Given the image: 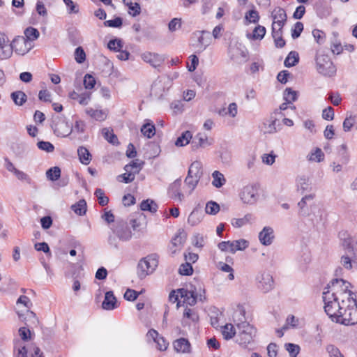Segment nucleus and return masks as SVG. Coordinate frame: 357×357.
<instances>
[{
  "label": "nucleus",
  "mask_w": 357,
  "mask_h": 357,
  "mask_svg": "<svg viewBox=\"0 0 357 357\" xmlns=\"http://www.w3.org/2000/svg\"><path fill=\"white\" fill-rule=\"evenodd\" d=\"M351 284L342 279H334L323 291L326 313L336 321L337 316L352 307L356 303L355 294L349 289Z\"/></svg>",
  "instance_id": "1"
},
{
  "label": "nucleus",
  "mask_w": 357,
  "mask_h": 357,
  "mask_svg": "<svg viewBox=\"0 0 357 357\" xmlns=\"http://www.w3.org/2000/svg\"><path fill=\"white\" fill-rule=\"evenodd\" d=\"M237 314L241 315L243 318L245 317V310L242 308H240L238 311H236L234 315V321H239L236 324L238 328V334L236 336V342L243 347H247L253 342L254 338L256 336L257 331L256 328H254L249 323L238 319H236Z\"/></svg>",
  "instance_id": "2"
},
{
  "label": "nucleus",
  "mask_w": 357,
  "mask_h": 357,
  "mask_svg": "<svg viewBox=\"0 0 357 357\" xmlns=\"http://www.w3.org/2000/svg\"><path fill=\"white\" fill-rule=\"evenodd\" d=\"M316 68L319 73L331 77L336 72V68L331 61L329 56L324 51L319 50L316 54Z\"/></svg>",
  "instance_id": "3"
},
{
  "label": "nucleus",
  "mask_w": 357,
  "mask_h": 357,
  "mask_svg": "<svg viewBox=\"0 0 357 357\" xmlns=\"http://www.w3.org/2000/svg\"><path fill=\"white\" fill-rule=\"evenodd\" d=\"M158 260L156 255H149L139 261L137 266V275L142 279L152 273L158 266Z\"/></svg>",
  "instance_id": "4"
},
{
  "label": "nucleus",
  "mask_w": 357,
  "mask_h": 357,
  "mask_svg": "<svg viewBox=\"0 0 357 357\" xmlns=\"http://www.w3.org/2000/svg\"><path fill=\"white\" fill-rule=\"evenodd\" d=\"M239 197L244 204H255L259 197L257 186L253 184L244 186L240 192Z\"/></svg>",
  "instance_id": "5"
},
{
  "label": "nucleus",
  "mask_w": 357,
  "mask_h": 357,
  "mask_svg": "<svg viewBox=\"0 0 357 357\" xmlns=\"http://www.w3.org/2000/svg\"><path fill=\"white\" fill-rule=\"evenodd\" d=\"M249 246V242L245 239H239L233 241H222L218 243V248L222 252L235 253L238 250H244Z\"/></svg>",
  "instance_id": "6"
},
{
  "label": "nucleus",
  "mask_w": 357,
  "mask_h": 357,
  "mask_svg": "<svg viewBox=\"0 0 357 357\" xmlns=\"http://www.w3.org/2000/svg\"><path fill=\"white\" fill-rule=\"evenodd\" d=\"M10 47L12 52L14 51L19 55H24L33 48V44L24 36H18L12 40Z\"/></svg>",
  "instance_id": "7"
},
{
  "label": "nucleus",
  "mask_w": 357,
  "mask_h": 357,
  "mask_svg": "<svg viewBox=\"0 0 357 357\" xmlns=\"http://www.w3.org/2000/svg\"><path fill=\"white\" fill-rule=\"evenodd\" d=\"M228 54L229 58L238 64L243 63L248 61L247 51L237 44L229 45Z\"/></svg>",
  "instance_id": "8"
},
{
  "label": "nucleus",
  "mask_w": 357,
  "mask_h": 357,
  "mask_svg": "<svg viewBox=\"0 0 357 357\" xmlns=\"http://www.w3.org/2000/svg\"><path fill=\"white\" fill-rule=\"evenodd\" d=\"M337 323L346 326L355 325L357 324V303L347 311L344 310L343 314L337 316Z\"/></svg>",
  "instance_id": "9"
},
{
  "label": "nucleus",
  "mask_w": 357,
  "mask_h": 357,
  "mask_svg": "<svg viewBox=\"0 0 357 357\" xmlns=\"http://www.w3.org/2000/svg\"><path fill=\"white\" fill-rule=\"evenodd\" d=\"M112 231L113 233L123 241H129L132 235L127 222L123 220L116 221Z\"/></svg>",
  "instance_id": "10"
},
{
  "label": "nucleus",
  "mask_w": 357,
  "mask_h": 357,
  "mask_svg": "<svg viewBox=\"0 0 357 357\" xmlns=\"http://www.w3.org/2000/svg\"><path fill=\"white\" fill-rule=\"evenodd\" d=\"M140 57L144 62L149 63L154 68L160 67L165 60L164 55L151 52L142 53Z\"/></svg>",
  "instance_id": "11"
},
{
  "label": "nucleus",
  "mask_w": 357,
  "mask_h": 357,
  "mask_svg": "<svg viewBox=\"0 0 357 357\" xmlns=\"http://www.w3.org/2000/svg\"><path fill=\"white\" fill-rule=\"evenodd\" d=\"M273 24L272 29L275 30H282L287 22V14L285 10L280 7L275 8L272 12Z\"/></svg>",
  "instance_id": "12"
},
{
  "label": "nucleus",
  "mask_w": 357,
  "mask_h": 357,
  "mask_svg": "<svg viewBox=\"0 0 357 357\" xmlns=\"http://www.w3.org/2000/svg\"><path fill=\"white\" fill-rule=\"evenodd\" d=\"M258 288L263 292L270 291L274 286V282L272 275L268 273H261L257 276Z\"/></svg>",
  "instance_id": "13"
},
{
  "label": "nucleus",
  "mask_w": 357,
  "mask_h": 357,
  "mask_svg": "<svg viewBox=\"0 0 357 357\" xmlns=\"http://www.w3.org/2000/svg\"><path fill=\"white\" fill-rule=\"evenodd\" d=\"M193 36L197 38L196 46L198 48V52L204 51L211 43V38L208 31H198L195 32Z\"/></svg>",
  "instance_id": "14"
},
{
  "label": "nucleus",
  "mask_w": 357,
  "mask_h": 357,
  "mask_svg": "<svg viewBox=\"0 0 357 357\" xmlns=\"http://www.w3.org/2000/svg\"><path fill=\"white\" fill-rule=\"evenodd\" d=\"M12 55V47L8 36L0 32V59H5Z\"/></svg>",
  "instance_id": "15"
},
{
  "label": "nucleus",
  "mask_w": 357,
  "mask_h": 357,
  "mask_svg": "<svg viewBox=\"0 0 357 357\" xmlns=\"http://www.w3.org/2000/svg\"><path fill=\"white\" fill-rule=\"evenodd\" d=\"M178 294H180V298L183 305L192 306L197 303V296L192 288L188 289H178Z\"/></svg>",
  "instance_id": "16"
},
{
  "label": "nucleus",
  "mask_w": 357,
  "mask_h": 357,
  "mask_svg": "<svg viewBox=\"0 0 357 357\" xmlns=\"http://www.w3.org/2000/svg\"><path fill=\"white\" fill-rule=\"evenodd\" d=\"M341 236L342 245L348 253L357 252V241L347 232L340 234Z\"/></svg>",
  "instance_id": "17"
},
{
  "label": "nucleus",
  "mask_w": 357,
  "mask_h": 357,
  "mask_svg": "<svg viewBox=\"0 0 357 357\" xmlns=\"http://www.w3.org/2000/svg\"><path fill=\"white\" fill-rule=\"evenodd\" d=\"M73 131V127L67 121L59 120L54 124V132L58 137H66Z\"/></svg>",
  "instance_id": "18"
},
{
  "label": "nucleus",
  "mask_w": 357,
  "mask_h": 357,
  "mask_svg": "<svg viewBox=\"0 0 357 357\" xmlns=\"http://www.w3.org/2000/svg\"><path fill=\"white\" fill-rule=\"evenodd\" d=\"M186 234L183 231H179L172 239L170 250L172 254L181 250L186 241Z\"/></svg>",
  "instance_id": "19"
},
{
  "label": "nucleus",
  "mask_w": 357,
  "mask_h": 357,
  "mask_svg": "<svg viewBox=\"0 0 357 357\" xmlns=\"http://www.w3.org/2000/svg\"><path fill=\"white\" fill-rule=\"evenodd\" d=\"M4 167L8 172L13 173L17 179L25 181L30 180L29 176L24 172L17 169L8 158H4Z\"/></svg>",
  "instance_id": "20"
},
{
  "label": "nucleus",
  "mask_w": 357,
  "mask_h": 357,
  "mask_svg": "<svg viewBox=\"0 0 357 357\" xmlns=\"http://www.w3.org/2000/svg\"><path fill=\"white\" fill-rule=\"evenodd\" d=\"M274 231L271 227H264L259 234L260 243L266 246L270 245L274 239Z\"/></svg>",
  "instance_id": "21"
},
{
  "label": "nucleus",
  "mask_w": 357,
  "mask_h": 357,
  "mask_svg": "<svg viewBox=\"0 0 357 357\" xmlns=\"http://www.w3.org/2000/svg\"><path fill=\"white\" fill-rule=\"evenodd\" d=\"M296 190L301 194L312 190L310 178L305 176H298L296 179Z\"/></svg>",
  "instance_id": "22"
},
{
  "label": "nucleus",
  "mask_w": 357,
  "mask_h": 357,
  "mask_svg": "<svg viewBox=\"0 0 357 357\" xmlns=\"http://www.w3.org/2000/svg\"><path fill=\"white\" fill-rule=\"evenodd\" d=\"M102 307L106 310H112L118 307L116 298L114 296L112 291H109L105 293Z\"/></svg>",
  "instance_id": "23"
},
{
  "label": "nucleus",
  "mask_w": 357,
  "mask_h": 357,
  "mask_svg": "<svg viewBox=\"0 0 357 357\" xmlns=\"http://www.w3.org/2000/svg\"><path fill=\"white\" fill-rule=\"evenodd\" d=\"M276 119L271 117L269 119L265 120L261 127V130L264 133L273 134L278 132L276 126Z\"/></svg>",
  "instance_id": "24"
},
{
  "label": "nucleus",
  "mask_w": 357,
  "mask_h": 357,
  "mask_svg": "<svg viewBox=\"0 0 357 357\" xmlns=\"http://www.w3.org/2000/svg\"><path fill=\"white\" fill-rule=\"evenodd\" d=\"M174 348L177 352L188 353L190 351V344L185 338H179L174 342Z\"/></svg>",
  "instance_id": "25"
},
{
  "label": "nucleus",
  "mask_w": 357,
  "mask_h": 357,
  "mask_svg": "<svg viewBox=\"0 0 357 357\" xmlns=\"http://www.w3.org/2000/svg\"><path fill=\"white\" fill-rule=\"evenodd\" d=\"M188 174L195 179H200L202 176V165L199 161H194L190 166Z\"/></svg>",
  "instance_id": "26"
},
{
  "label": "nucleus",
  "mask_w": 357,
  "mask_h": 357,
  "mask_svg": "<svg viewBox=\"0 0 357 357\" xmlns=\"http://www.w3.org/2000/svg\"><path fill=\"white\" fill-rule=\"evenodd\" d=\"M85 112L92 119L99 121H104L107 116V112L102 109H96L89 107L86 108Z\"/></svg>",
  "instance_id": "27"
},
{
  "label": "nucleus",
  "mask_w": 357,
  "mask_h": 357,
  "mask_svg": "<svg viewBox=\"0 0 357 357\" xmlns=\"http://www.w3.org/2000/svg\"><path fill=\"white\" fill-rule=\"evenodd\" d=\"M254 220V218L252 214H246L244 217L241 218H234L231 220V225L234 227H241L248 223L252 222Z\"/></svg>",
  "instance_id": "28"
},
{
  "label": "nucleus",
  "mask_w": 357,
  "mask_h": 357,
  "mask_svg": "<svg viewBox=\"0 0 357 357\" xmlns=\"http://www.w3.org/2000/svg\"><path fill=\"white\" fill-rule=\"evenodd\" d=\"M123 3L128 7V13L132 17L139 15L141 13L140 5L137 2H132L130 0H123Z\"/></svg>",
  "instance_id": "29"
},
{
  "label": "nucleus",
  "mask_w": 357,
  "mask_h": 357,
  "mask_svg": "<svg viewBox=\"0 0 357 357\" xmlns=\"http://www.w3.org/2000/svg\"><path fill=\"white\" fill-rule=\"evenodd\" d=\"M141 132L149 139L153 137L155 134V125L147 120V122L141 128Z\"/></svg>",
  "instance_id": "30"
},
{
  "label": "nucleus",
  "mask_w": 357,
  "mask_h": 357,
  "mask_svg": "<svg viewBox=\"0 0 357 357\" xmlns=\"http://www.w3.org/2000/svg\"><path fill=\"white\" fill-rule=\"evenodd\" d=\"M77 154L80 162L84 165H89L91 160V155L88 149L84 146H80L77 149Z\"/></svg>",
  "instance_id": "31"
},
{
  "label": "nucleus",
  "mask_w": 357,
  "mask_h": 357,
  "mask_svg": "<svg viewBox=\"0 0 357 357\" xmlns=\"http://www.w3.org/2000/svg\"><path fill=\"white\" fill-rule=\"evenodd\" d=\"M212 185L217 188H221L226 183L224 175L219 171H214L212 173Z\"/></svg>",
  "instance_id": "32"
},
{
  "label": "nucleus",
  "mask_w": 357,
  "mask_h": 357,
  "mask_svg": "<svg viewBox=\"0 0 357 357\" xmlns=\"http://www.w3.org/2000/svg\"><path fill=\"white\" fill-rule=\"evenodd\" d=\"M266 28L263 26L258 25L256 26L252 34H248L247 36L250 39L253 40H261L264 38L266 34Z\"/></svg>",
  "instance_id": "33"
},
{
  "label": "nucleus",
  "mask_w": 357,
  "mask_h": 357,
  "mask_svg": "<svg viewBox=\"0 0 357 357\" xmlns=\"http://www.w3.org/2000/svg\"><path fill=\"white\" fill-rule=\"evenodd\" d=\"M202 220V213L199 210H193L188 216V222L192 226L197 225Z\"/></svg>",
  "instance_id": "34"
},
{
  "label": "nucleus",
  "mask_w": 357,
  "mask_h": 357,
  "mask_svg": "<svg viewBox=\"0 0 357 357\" xmlns=\"http://www.w3.org/2000/svg\"><path fill=\"white\" fill-rule=\"evenodd\" d=\"M236 333V329L231 324H227L222 327V334L225 340L231 339L234 337Z\"/></svg>",
  "instance_id": "35"
},
{
  "label": "nucleus",
  "mask_w": 357,
  "mask_h": 357,
  "mask_svg": "<svg viewBox=\"0 0 357 357\" xmlns=\"http://www.w3.org/2000/svg\"><path fill=\"white\" fill-rule=\"evenodd\" d=\"M192 137V135L190 131H185L181 134L180 137H178L175 142V145L176 146H184L189 144L190 139Z\"/></svg>",
  "instance_id": "36"
},
{
  "label": "nucleus",
  "mask_w": 357,
  "mask_h": 357,
  "mask_svg": "<svg viewBox=\"0 0 357 357\" xmlns=\"http://www.w3.org/2000/svg\"><path fill=\"white\" fill-rule=\"evenodd\" d=\"M357 257V252L348 253L347 252L345 255H343L341 258L342 265L348 270L352 268V259Z\"/></svg>",
  "instance_id": "37"
},
{
  "label": "nucleus",
  "mask_w": 357,
  "mask_h": 357,
  "mask_svg": "<svg viewBox=\"0 0 357 357\" xmlns=\"http://www.w3.org/2000/svg\"><path fill=\"white\" fill-rule=\"evenodd\" d=\"M144 162H140L138 159L132 160L130 164L125 166L124 169L126 172L131 171L135 175L138 174L142 168Z\"/></svg>",
  "instance_id": "38"
},
{
  "label": "nucleus",
  "mask_w": 357,
  "mask_h": 357,
  "mask_svg": "<svg viewBox=\"0 0 357 357\" xmlns=\"http://www.w3.org/2000/svg\"><path fill=\"white\" fill-rule=\"evenodd\" d=\"M357 124V114L350 115L347 116L343 122V129L345 132L351 130V128L355 127L356 128Z\"/></svg>",
  "instance_id": "39"
},
{
  "label": "nucleus",
  "mask_w": 357,
  "mask_h": 357,
  "mask_svg": "<svg viewBox=\"0 0 357 357\" xmlns=\"http://www.w3.org/2000/svg\"><path fill=\"white\" fill-rule=\"evenodd\" d=\"M140 208L144 211L155 213L157 211L158 205L153 200L146 199L142 202L140 204Z\"/></svg>",
  "instance_id": "40"
},
{
  "label": "nucleus",
  "mask_w": 357,
  "mask_h": 357,
  "mask_svg": "<svg viewBox=\"0 0 357 357\" xmlns=\"http://www.w3.org/2000/svg\"><path fill=\"white\" fill-rule=\"evenodd\" d=\"M272 36L277 47L281 48L285 45V41L282 38V30H275V28L273 27L272 30Z\"/></svg>",
  "instance_id": "41"
},
{
  "label": "nucleus",
  "mask_w": 357,
  "mask_h": 357,
  "mask_svg": "<svg viewBox=\"0 0 357 357\" xmlns=\"http://www.w3.org/2000/svg\"><path fill=\"white\" fill-rule=\"evenodd\" d=\"M11 98L17 105H22L26 100V95L21 91H17L11 93Z\"/></svg>",
  "instance_id": "42"
},
{
  "label": "nucleus",
  "mask_w": 357,
  "mask_h": 357,
  "mask_svg": "<svg viewBox=\"0 0 357 357\" xmlns=\"http://www.w3.org/2000/svg\"><path fill=\"white\" fill-rule=\"evenodd\" d=\"M40 36L39 31L33 27H28L24 30V38L31 43L38 38Z\"/></svg>",
  "instance_id": "43"
},
{
  "label": "nucleus",
  "mask_w": 357,
  "mask_h": 357,
  "mask_svg": "<svg viewBox=\"0 0 357 357\" xmlns=\"http://www.w3.org/2000/svg\"><path fill=\"white\" fill-rule=\"evenodd\" d=\"M299 56L298 54L295 51H291L289 53L284 61V65L287 67H292L294 66L297 63H298Z\"/></svg>",
  "instance_id": "44"
},
{
  "label": "nucleus",
  "mask_w": 357,
  "mask_h": 357,
  "mask_svg": "<svg viewBox=\"0 0 357 357\" xmlns=\"http://www.w3.org/2000/svg\"><path fill=\"white\" fill-rule=\"evenodd\" d=\"M206 237L202 234H196L192 237V244L197 248L202 249L206 244Z\"/></svg>",
  "instance_id": "45"
},
{
  "label": "nucleus",
  "mask_w": 357,
  "mask_h": 357,
  "mask_svg": "<svg viewBox=\"0 0 357 357\" xmlns=\"http://www.w3.org/2000/svg\"><path fill=\"white\" fill-rule=\"evenodd\" d=\"M70 98L77 100V102L82 105H86L90 100L89 94L84 93L79 95L75 91L70 94Z\"/></svg>",
  "instance_id": "46"
},
{
  "label": "nucleus",
  "mask_w": 357,
  "mask_h": 357,
  "mask_svg": "<svg viewBox=\"0 0 357 357\" xmlns=\"http://www.w3.org/2000/svg\"><path fill=\"white\" fill-rule=\"evenodd\" d=\"M181 185V180H176L171 185L169 188V192L172 193L175 197H178V199L181 201L183 198V194L179 192V188Z\"/></svg>",
  "instance_id": "47"
},
{
  "label": "nucleus",
  "mask_w": 357,
  "mask_h": 357,
  "mask_svg": "<svg viewBox=\"0 0 357 357\" xmlns=\"http://www.w3.org/2000/svg\"><path fill=\"white\" fill-rule=\"evenodd\" d=\"M72 209L76 214L79 215L85 214L86 211V203L85 200H79L77 204L72 206Z\"/></svg>",
  "instance_id": "48"
},
{
  "label": "nucleus",
  "mask_w": 357,
  "mask_h": 357,
  "mask_svg": "<svg viewBox=\"0 0 357 357\" xmlns=\"http://www.w3.org/2000/svg\"><path fill=\"white\" fill-rule=\"evenodd\" d=\"M259 13L253 9L250 10L248 12L246 13L245 16V20L248 23H257L259 20Z\"/></svg>",
  "instance_id": "49"
},
{
  "label": "nucleus",
  "mask_w": 357,
  "mask_h": 357,
  "mask_svg": "<svg viewBox=\"0 0 357 357\" xmlns=\"http://www.w3.org/2000/svg\"><path fill=\"white\" fill-rule=\"evenodd\" d=\"M46 176L52 181H56L61 176V169L58 167H52L47 171Z\"/></svg>",
  "instance_id": "50"
},
{
  "label": "nucleus",
  "mask_w": 357,
  "mask_h": 357,
  "mask_svg": "<svg viewBox=\"0 0 357 357\" xmlns=\"http://www.w3.org/2000/svg\"><path fill=\"white\" fill-rule=\"evenodd\" d=\"M324 154L321 149L317 148L314 152L308 155L307 158L310 161L321 162L324 160Z\"/></svg>",
  "instance_id": "51"
},
{
  "label": "nucleus",
  "mask_w": 357,
  "mask_h": 357,
  "mask_svg": "<svg viewBox=\"0 0 357 357\" xmlns=\"http://www.w3.org/2000/svg\"><path fill=\"white\" fill-rule=\"evenodd\" d=\"M200 179H195L193 176L190 175H187L186 178H185V184L187 186V188L189 190V192H192L194 189L197 185Z\"/></svg>",
  "instance_id": "52"
},
{
  "label": "nucleus",
  "mask_w": 357,
  "mask_h": 357,
  "mask_svg": "<svg viewBox=\"0 0 357 357\" xmlns=\"http://www.w3.org/2000/svg\"><path fill=\"white\" fill-rule=\"evenodd\" d=\"M196 138L198 139V146L206 148L212 144V139H209L205 135L199 133Z\"/></svg>",
  "instance_id": "53"
},
{
  "label": "nucleus",
  "mask_w": 357,
  "mask_h": 357,
  "mask_svg": "<svg viewBox=\"0 0 357 357\" xmlns=\"http://www.w3.org/2000/svg\"><path fill=\"white\" fill-rule=\"evenodd\" d=\"M135 174L131 171H128V172H126L124 174L118 176L117 180L119 182H123L125 183H128L132 182L135 179Z\"/></svg>",
  "instance_id": "54"
},
{
  "label": "nucleus",
  "mask_w": 357,
  "mask_h": 357,
  "mask_svg": "<svg viewBox=\"0 0 357 357\" xmlns=\"http://www.w3.org/2000/svg\"><path fill=\"white\" fill-rule=\"evenodd\" d=\"M206 213L210 215H215L220 211V206L215 202L211 201L206 204Z\"/></svg>",
  "instance_id": "55"
},
{
  "label": "nucleus",
  "mask_w": 357,
  "mask_h": 357,
  "mask_svg": "<svg viewBox=\"0 0 357 357\" xmlns=\"http://www.w3.org/2000/svg\"><path fill=\"white\" fill-rule=\"evenodd\" d=\"M297 98V93L290 88H287L284 91V99L289 103H292Z\"/></svg>",
  "instance_id": "56"
},
{
  "label": "nucleus",
  "mask_w": 357,
  "mask_h": 357,
  "mask_svg": "<svg viewBox=\"0 0 357 357\" xmlns=\"http://www.w3.org/2000/svg\"><path fill=\"white\" fill-rule=\"evenodd\" d=\"M286 350L291 357H296L300 351V347L293 343H287L284 345Z\"/></svg>",
  "instance_id": "57"
},
{
  "label": "nucleus",
  "mask_w": 357,
  "mask_h": 357,
  "mask_svg": "<svg viewBox=\"0 0 357 357\" xmlns=\"http://www.w3.org/2000/svg\"><path fill=\"white\" fill-rule=\"evenodd\" d=\"M95 195L98 198V203L101 206H105L109 202L107 197L105 195L103 190L100 188H98L95 191Z\"/></svg>",
  "instance_id": "58"
},
{
  "label": "nucleus",
  "mask_w": 357,
  "mask_h": 357,
  "mask_svg": "<svg viewBox=\"0 0 357 357\" xmlns=\"http://www.w3.org/2000/svg\"><path fill=\"white\" fill-rule=\"evenodd\" d=\"M183 319L197 321L198 320V315L193 309L186 307L183 312Z\"/></svg>",
  "instance_id": "59"
},
{
  "label": "nucleus",
  "mask_w": 357,
  "mask_h": 357,
  "mask_svg": "<svg viewBox=\"0 0 357 357\" xmlns=\"http://www.w3.org/2000/svg\"><path fill=\"white\" fill-rule=\"evenodd\" d=\"M75 59L78 63H82L85 61L86 54L82 47L75 49Z\"/></svg>",
  "instance_id": "60"
},
{
  "label": "nucleus",
  "mask_w": 357,
  "mask_h": 357,
  "mask_svg": "<svg viewBox=\"0 0 357 357\" xmlns=\"http://www.w3.org/2000/svg\"><path fill=\"white\" fill-rule=\"evenodd\" d=\"M68 8V13L69 14H77L79 13V6L77 3L72 0H63Z\"/></svg>",
  "instance_id": "61"
},
{
  "label": "nucleus",
  "mask_w": 357,
  "mask_h": 357,
  "mask_svg": "<svg viewBox=\"0 0 357 357\" xmlns=\"http://www.w3.org/2000/svg\"><path fill=\"white\" fill-rule=\"evenodd\" d=\"M102 135H104L105 138L109 142L113 144H116L117 142V137L112 132V131H110L107 128H103L102 130Z\"/></svg>",
  "instance_id": "62"
},
{
  "label": "nucleus",
  "mask_w": 357,
  "mask_h": 357,
  "mask_svg": "<svg viewBox=\"0 0 357 357\" xmlns=\"http://www.w3.org/2000/svg\"><path fill=\"white\" fill-rule=\"evenodd\" d=\"M107 47L109 50L120 52L121 49L123 47L122 41L119 39L111 40L108 43Z\"/></svg>",
  "instance_id": "63"
},
{
  "label": "nucleus",
  "mask_w": 357,
  "mask_h": 357,
  "mask_svg": "<svg viewBox=\"0 0 357 357\" xmlns=\"http://www.w3.org/2000/svg\"><path fill=\"white\" fill-rule=\"evenodd\" d=\"M326 351H328L330 357H343L338 348L334 345H328Z\"/></svg>",
  "instance_id": "64"
}]
</instances>
